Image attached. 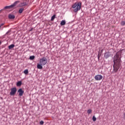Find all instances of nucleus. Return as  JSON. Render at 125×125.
<instances>
[{
  "label": "nucleus",
  "mask_w": 125,
  "mask_h": 125,
  "mask_svg": "<svg viewBox=\"0 0 125 125\" xmlns=\"http://www.w3.org/2000/svg\"><path fill=\"white\" fill-rule=\"evenodd\" d=\"M61 26H64L66 24V21L65 20H62L61 22Z\"/></svg>",
  "instance_id": "ddd939ff"
},
{
  "label": "nucleus",
  "mask_w": 125,
  "mask_h": 125,
  "mask_svg": "<svg viewBox=\"0 0 125 125\" xmlns=\"http://www.w3.org/2000/svg\"><path fill=\"white\" fill-rule=\"evenodd\" d=\"M121 26H125V21H123L121 22Z\"/></svg>",
  "instance_id": "6ab92c4d"
},
{
  "label": "nucleus",
  "mask_w": 125,
  "mask_h": 125,
  "mask_svg": "<svg viewBox=\"0 0 125 125\" xmlns=\"http://www.w3.org/2000/svg\"><path fill=\"white\" fill-rule=\"evenodd\" d=\"M82 6V3H75L72 6V8H74L73 11L74 12H78L79 10H81V6Z\"/></svg>",
  "instance_id": "f03ea898"
},
{
  "label": "nucleus",
  "mask_w": 125,
  "mask_h": 125,
  "mask_svg": "<svg viewBox=\"0 0 125 125\" xmlns=\"http://www.w3.org/2000/svg\"><path fill=\"white\" fill-rule=\"evenodd\" d=\"M16 93V88H12L11 89V92L10 93V95H14Z\"/></svg>",
  "instance_id": "423d86ee"
},
{
  "label": "nucleus",
  "mask_w": 125,
  "mask_h": 125,
  "mask_svg": "<svg viewBox=\"0 0 125 125\" xmlns=\"http://www.w3.org/2000/svg\"><path fill=\"white\" fill-rule=\"evenodd\" d=\"M23 11H24V8H21L19 9V13L21 14V13H22V12H23Z\"/></svg>",
  "instance_id": "4468645a"
},
{
  "label": "nucleus",
  "mask_w": 125,
  "mask_h": 125,
  "mask_svg": "<svg viewBox=\"0 0 125 125\" xmlns=\"http://www.w3.org/2000/svg\"><path fill=\"white\" fill-rule=\"evenodd\" d=\"M19 2H20V1H19V0L16 1V3H18Z\"/></svg>",
  "instance_id": "bb28decb"
},
{
  "label": "nucleus",
  "mask_w": 125,
  "mask_h": 125,
  "mask_svg": "<svg viewBox=\"0 0 125 125\" xmlns=\"http://www.w3.org/2000/svg\"><path fill=\"white\" fill-rule=\"evenodd\" d=\"M42 64H41V63L40 62V63H38L37 64V68L38 69H42Z\"/></svg>",
  "instance_id": "9b49d317"
},
{
  "label": "nucleus",
  "mask_w": 125,
  "mask_h": 125,
  "mask_svg": "<svg viewBox=\"0 0 125 125\" xmlns=\"http://www.w3.org/2000/svg\"><path fill=\"white\" fill-rule=\"evenodd\" d=\"M92 120H93V122H96V117H95V116H93Z\"/></svg>",
  "instance_id": "4be33fe9"
},
{
  "label": "nucleus",
  "mask_w": 125,
  "mask_h": 125,
  "mask_svg": "<svg viewBox=\"0 0 125 125\" xmlns=\"http://www.w3.org/2000/svg\"><path fill=\"white\" fill-rule=\"evenodd\" d=\"M113 62V71H114V73H117L119 71V69H120L119 71H121V58H120V55L118 53H116L114 56Z\"/></svg>",
  "instance_id": "f257e3e1"
},
{
  "label": "nucleus",
  "mask_w": 125,
  "mask_h": 125,
  "mask_svg": "<svg viewBox=\"0 0 125 125\" xmlns=\"http://www.w3.org/2000/svg\"><path fill=\"white\" fill-rule=\"evenodd\" d=\"M92 110L91 109H88L87 111V113L88 114H91V113H92Z\"/></svg>",
  "instance_id": "412c9836"
},
{
  "label": "nucleus",
  "mask_w": 125,
  "mask_h": 125,
  "mask_svg": "<svg viewBox=\"0 0 125 125\" xmlns=\"http://www.w3.org/2000/svg\"><path fill=\"white\" fill-rule=\"evenodd\" d=\"M123 118H124V119H125V112L124 113Z\"/></svg>",
  "instance_id": "a878e982"
},
{
  "label": "nucleus",
  "mask_w": 125,
  "mask_h": 125,
  "mask_svg": "<svg viewBox=\"0 0 125 125\" xmlns=\"http://www.w3.org/2000/svg\"><path fill=\"white\" fill-rule=\"evenodd\" d=\"M10 32H11V30H9L7 32H6V35H10Z\"/></svg>",
  "instance_id": "5701e85b"
},
{
  "label": "nucleus",
  "mask_w": 125,
  "mask_h": 125,
  "mask_svg": "<svg viewBox=\"0 0 125 125\" xmlns=\"http://www.w3.org/2000/svg\"><path fill=\"white\" fill-rule=\"evenodd\" d=\"M30 60H34L35 59V56H31L29 57Z\"/></svg>",
  "instance_id": "a211bd4d"
},
{
  "label": "nucleus",
  "mask_w": 125,
  "mask_h": 125,
  "mask_svg": "<svg viewBox=\"0 0 125 125\" xmlns=\"http://www.w3.org/2000/svg\"><path fill=\"white\" fill-rule=\"evenodd\" d=\"M40 63L42 66H44V65H46V63H47V59L45 57H43L40 59Z\"/></svg>",
  "instance_id": "7ed1b4c3"
},
{
  "label": "nucleus",
  "mask_w": 125,
  "mask_h": 125,
  "mask_svg": "<svg viewBox=\"0 0 125 125\" xmlns=\"http://www.w3.org/2000/svg\"><path fill=\"white\" fill-rule=\"evenodd\" d=\"M17 86L20 87L22 85V81H18L16 83Z\"/></svg>",
  "instance_id": "9d476101"
},
{
  "label": "nucleus",
  "mask_w": 125,
  "mask_h": 125,
  "mask_svg": "<svg viewBox=\"0 0 125 125\" xmlns=\"http://www.w3.org/2000/svg\"><path fill=\"white\" fill-rule=\"evenodd\" d=\"M101 56V54H100V52H99V54L98 55V60H99V59H100Z\"/></svg>",
  "instance_id": "aec40b11"
},
{
  "label": "nucleus",
  "mask_w": 125,
  "mask_h": 125,
  "mask_svg": "<svg viewBox=\"0 0 125 125\" xmlns=\"http://www.w3.org/2000/svg\"><path fill=\"white\" fill-rule=\"evenodd\" d=\"M103 52V50H101V53H102Z\"/></svg>",
  "instance_id": "cd10ccee"
},
{
  "label": "nucleus",
  "mask_w": 125,
  "mask_h": 125,
  "mask_svg": "<svg viewBox=\"0 0 125 125\" xmlns=\"http://www.w3.org/2000/svg\"><path fill=\"white\" fill-rule=\"evenodd\" d=\"M18 93H19L20 96H22V95L24 94V90H23L22 88H20L18 90Z\"/></svg>",
  "instance_id": "0eeeda50"
},
{
  "label": "nucleus",
  "mask_w": 125,
  "mask_h": 125,
  "mask_svg": "<svg viewBox=\"0 0 125 125\" xmlns=\"http://www.w3.org/2000/svg\"><path fill=\"white\" fill-rule=\"evenodd\" d=\"M111 56V54H110V52H106L104 53V57L105 58V59H108L109 57Z\"/></svg>",
  "instance_id": "1a4fd4ad"
},
{
  "label": "nucleus",
  "mask_w": 125,
  "mask_h": 125,
  "mask_svg": "<svg viewBox=\"0 0 125 125\" xmlns=\"http://www.w3.org/2000/svg\"><path fill=\"white\" fill-rule=\"evenodd\" d=\"M28 4V2H23L22 3H20L18 5V7H22V6H25Z\"/></svg>",
  "instance_id": "6e6552de"
},
{
  "label": "nucleus",
  "mask_w": 125,
  "mask_h": 125,
  "mask_svg": "<svg viewBox=\"0 0 125 125\" xmlns=\"http://www.w3.org/2000/svg\"><path fill=\"white\" fill-rule=\"evenodd\" d=\"M16 6V1H15L13 4L10 5V6H6L4 7V9H14L15 8V7Z\"/></svg>",
  "instance_id": "20e7f679"
},
{
  "label": "nucleus",
  "mask_w": 125,
  "mask_h": 125,
  "mask_svg": "<svg viewBox=\"0 0 125 125\" xmlns=\"http://www.w3.org/2000/svg\"><path fill=\"white\" fill-rule=\"evenodd\" d=\"M4 24H3V23H1V24H0V29H1V26H3Z\"/></svg>",
  "instance_id": "393cba45"
},
{
  "label": "nucleus",
  "mask_w": 125,
  "mask_h": 125,
  "mask_svg": "<svg viewBox=\"0 0 125 125\" xmlns=\"http://www.w3.org/2000/svg\"><path fill=\"white\" fill-rule=\"evenodd\" d=\"M56 17V15H54L51 18V21H53L54 20V19H55Z\"/></svg>",
  "instance_id": "2eb2a0df"
},
{
  "label": "nucleus",
  "mask_w": 125,
  "mask_h": 125,
  "mask_svg": "<svg viewBox=\"0 0 125 125\" xmlns=\"http://www.w3.org/2000/svg\"><path fill=\"white\" fill-rule=\"evenodd\" d=\"M23 73L25 75H28V74L29 73V71L28 70V69H25L24 70Z\"/></svg>",
  "instance_id": "dca6fc26"
},
{
  "label": "nucleus",
  "mask_w": 125,
  "mask_h": 125,
  "mask_svg": "<svg viewBox=\"0 0 125 125\" xmlns=\"http://www.w3.org/2000/svg\"><path fill=\"white\" fill-rule=\"evenodd\" d=\"M103 79V76L101 75H97L95 76V80L96 81H101Z\"/></svg>",
  "instance_id": "39448f33"
},
{
  "label": "nucleus",
  "mask_w": 125,
  "mask_h": 125,
  "mask_svg": "<svg viewBox=\"0 0 125 125\" xmlns=\"http://www.w3.org/2000/svg\"><path fill=\"white\" fill-rule=\"evenodd\" d=\"M8 17L9 19H14V18H15V16L14 15L10 14L9 15Z\"/></svg>",
  "instance_id": "f8f14e48"
},
{
  "label": "nucleus",
  "mask_w": 125,
  "mask_h": 125,
  "mask_svg": "<svg viewBox=\"0 0 125 125\" xmlns=\"http://www.w3.org/2000/svg\"><path fill=\"white\" fill-rule=\"evenodd\" d=\"M0 44H1V42L0 41Z\"/></svg>",
  "instance_id": "c85d7f7f"
},
{
  "label": "nucleus",
  "mask_w": 125,
  "mask_h": 125,
  "mask_svg": "<svg viewBox=\"0 0 125 125\" xmlns=\"http://www.w3.org/2000/svg\"><path fill=\"white\" fill-rule=\"evenodd\" d=\"M40 125H43V124H44V122H43V121H41L40 122Z\"/></svg>",
  "instance_id": "b1692460"
},
{
  "label": "nucleus",
  "mask_w": 125,
  "mask_h": 125,
  "mask_svg": "<svg viewBox=\"0 0 125 125\" xmlns=\"http://www.w3.org/2000/svg\"><path fill=\"white\" fill-rule=\"evenodd\" d=\"M13 47H14V44H11L8 47L9 49H11L12 48H13Z\"/></svg>",
  "instance_id": "f3484780"
}]
</instances>
